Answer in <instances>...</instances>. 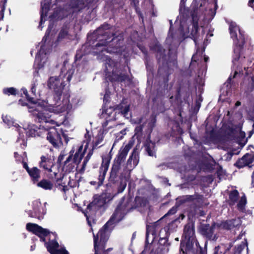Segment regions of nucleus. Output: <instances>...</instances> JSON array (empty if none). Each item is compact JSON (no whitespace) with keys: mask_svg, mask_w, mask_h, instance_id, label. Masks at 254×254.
<instances>
[{"mask_svg":"<svg viewBox=\"0 0 254 254\" xmlns=\"http://www.w3.org/2000/svg\"><path fill=\"white\" fill-rule=\"evenodd\" d=\"M110 28V25L108 24H104L101 27L98 28L95 34L102 35L103 39H100L99 43L96 45V49L97 51H94V53L98 55V59L105 62L106 66L105 71L106 75L112 81H123L125 80L127 76L123 74H119L117 71L116 67L117 63L113 60L105 56L104 52L106 53H121L122 52L119 48L120 42L123 41L122 35H119L114 37L111 40L108 41L110 38L114 36H112L109 38L110 34L109 31H104Z\"/></svg>","mask_w":254,"mask_h":254,"instance_id":"obj_1","label":"nucleus"},{"mask_svg":"<svg viewBox=\"0 0 254 254\" xmlns=\"http://www.w3.org/2000/svg\"><path fill=\"white\" fill-rule=\"evenodd\" d=\"M201 3L199 8H194L191 14L192 24L188 26L184 20L180 22V29L185 38L194 36L197 32L198 26L203 27L207 18L203 14V8H201Z\"/></svg>","mask_w":254,"mask_h":254,"instance_id":"obj_2","label":"nucleus"},{"mask_svg":"<svg viewBox=\"0 0 254 254\" xmlns=\"http://www.w3.org/2000/svg\"><path fill=\"white\" fill-rule=\"evenodd\" d=\"M63 80L58 76L50 77L47 82L48 88L53 91L52 100L49 99V104L53 108H57L60 110H63L62 104V96L65 90V87L66 84Z\"/></svg>","mask_w":254,"mask_h":254,"instance_id":"obj_3","label":"nucleus"},{"mask_svg":"<svg viewBox=\"0 0 254 254\" xmlns=\"http://www.w3.org/2000/svg\"><path fill=\"white\" fill-rule=\"evenodd\" d=\"M41 161L39 162V167L43 168L45 171H47L50 174L52 179L56 182V186L59 190L65 192L68 190L67 186L62 185L61 183L62 181L63 177L62 174L56 171H53V169L55 165L54 159H52L50 156L47 155H42L41 158Z\"/></svg>","mask_w":254,"mask_h":254,"instance_id":"obj_4","label":"nucleus"},{"mask_svg":"<svg viewBox=\"0 0 254 254\" xmlns=\"http://www.w3.org/2000/svg\"><path fill=\"white\" fill-rule=\"evenodd\" d=\"M65 155L61 154L57 160V163L60 167H62L66 172H76L75 176L79 172L78 170L79 164V146H77L76 151L73 147L69 152L68 157L63 162Z\"/></svg>","mask_w":254,"mask_h":254,"instance_id":"obj_5","label":"nucleus"},{"mask_svg":"<svg viewBox=\"0 0 254 254\" xmlns=\"http://www.w3.org/2000/svg\"><path fill=\"white\" fill-rule=\"evenodd\" d=\"M127 212V210L125 208V205L121 204L118 206L110 219L100 230L98 233L101 237V242L102 244L106 243L109 238L110 230L108 228V226L113 223L119 222L124 218Z\"/></svg>","mask_w":254,"mask_h":254,"instance_id":"obj_6","label":"nucleus"},{"mask_svg":"<svg viewBox=\"0 0 254 254\" xmlns=\"http://www.w3.org/2000/svg\"><path fill=\"white\" fill-rule=\"evenodd\" d=\"M229 31L231 38L233 39L236 44H238L239 47L234 49V56L233 63L234 64H236L240 58V50L241 46L244 43L245 38L242 32L240 29L239 26L235 22L231 21L229 23Z\"/></svg>","mask_w":254,"mask_h":254,"instance_id":"obj_7","label":"nucleus"},{"mask_svg":"<svg viewBox=\"0 0 254 254\" xmlns=\"http://www.w3.org/2000/svg\"><path fill=\"white\" fill-rule=\"evenodd\" d=\"M45 132L43 137H46L53 147L59 148L63 145L61 133L56 128L53 127L49 129L46 128Z\"/></svg>","mask_w":254,"mask_h":254,"instance_id":"obj_8","label":"nucleus"},{"mask_svg":"<svg viewBox=\"0 0 254 254\" xmlns=\"http://www.w3.org/2000/svg\"><path fill=\"white\" fill-rule=\"evenodd\" d=\"M26 228L28 231L39 237L40 241L45 243L46 246V243H47L46 241V237L51 233L49 230L43 228L37 224L32 223H28L26 224Z\"/></svg>","mask_w":254,"mask_h":254,"instance_id":"obj_9","label":"nucleus"},{"mask_svg":"<svg viewBox=\"0 0 254 254\" xmlns=\"http://www.w3.org/2000/svg\"><path fill=\"white\" fill-rule=\"evenodd\" d=\"M106 202V200L103 196H95L93 201L87 206L86 211H83V213L86 218L87 223L90 226H91V223L90 220V217L88 215L91 208L94 207L95 209L103 206Z\"/></svg>","mask_w":254,"mask_h":254,"instance_id":"obj_10","label":"nucleus"},{"mask_svg":"<svg viewBox=\"0 0 254 254\" xmlns=\"http://www.w3.org/2000/svg\"><path fill=\"white\" fill-rule=\"evenodd\" d=\"M41 107L39 104L37 106H29V112L32 113L35 120L36 122L41 123L49 122V117L47 116L48 114L45 111H39L38 108Z\"/></svg>","mask_w":254,"mask_h":254,"instance_id":"obj_11","label":"nucleus"},{"mask_svg":"<svg viewBox=\"0 0 254 254\" xmlns=\"http://www.w3.org/2000/svg\"><path fill=\"white\" fill-rule=\"evenodd\" d=\"M45 129L44 127L40 126L38 127L34 124L29 125L26 128H24L27 137H43L44 134H45Z\"/></svg>","mask_w":254,"mask_h":254,"instance_id":"obj_12","label":"nucleus"},{"mask_svg":"<svg viewBox=\"0 0 254 254\" xmlns=\"http://www.w3.org/2000/svg\"><path fill=\"white\" fill-rule=\"evenodd\" d=\"M27 213L30 217L41 219L43 218L46 212L44 211L41 203L38 201H35L33 202L32 210H29Z\"/></svg>","mask_w":254,"mask_h":254,"instance_id":"obj_13","label":"nucleus"},{"mask_svg":"<svg viewBox=\"0 0 254 254\" xmlns=\"http://www.w3.org/2000/svg\"><path fill=\"white\" fill-rule=\"evenodd\" d=\"M132 146L133 143L131 141H129L125 146H123L121 148L118 153V159L117 160V163L118 164L114 165L113 169L118 170L121 162L125 159L129 150L131 148Z\"/></svg>","mask_w":254,"mask_h":254,"instance_id":"obj_14","label":"nucleus"},{"mask_svg":"<svg viewBox=\"0 0 254 254\" xmlns=\"http://www.w3.org/2000/svg\"><path fill=\"white\" fill-rule=\"evenodd\" d=\"M116 114L117 111L112 107H110L106 109H103L101 118L106 120V122L103 124V127L104 128L107 127L108 122L116 119Z\"/></svg>","mask_w":254,"mask_h":254,"instance_id":"obj_15","label":"nucleus"},{"mask_svg":"<svg viewBox=\"0 0 254 254\" xmlns=\"http://www.w3.org/2000/svg\"><path fill=\"white\" fill-rule=\"evenodd\" d=\"M217 224H214L211 226L209 225H204L201 227V233L209 240L215 241L217 239L216 235L214 234V230Z\"/></svg>","mask_w":254,"mask_h":254,"instance_id":"obj_16","label":"nucleus"},{"mask_svg":"<svg viewBox=\"0 0 254 254\" xmlns=\"http://www.w3.org/2000/svg\"><path fill=\"white\" fill-rule=\"evenodd\" d=\"M166 42V43L170 46L169 48V54H174V55H176V49L180 44V40L174 38L170 33H169Z\"/></svg>","mask_w":254,"mask_h":254,"instance_id":"obj_17","label":"nucleus"},{"mask_svg":"<svg viewBox=\"0 0 254 254\" xmlns=\"http://www.w3.org/2000/svg\"><path fill=\"white\" fill-rule=\"evenodd\" d=\"M241 225V220L239 218L234 219L217 224V227L225 229H231L234 227H237Z\"/></svg>","mask_w":254,"mask_h":254,"instance_id":"obj_18","label":"nucleus"},{"mask_svg":"<svg viewBox=\"0 0 254 254\" xmlns=\"http://www.w3.org/2000/svg\"><path fill=\"white\" fill-rule=\"evenodd\" d=\"M94 243L95 254H107V253L103 251L105 248V243L104 244L101 242V237L100 235L97 234L96 235L94 234Z\"/></svg>","mask_w":254,"mask_h":254,"instance_id":"obj_19","label":"nucleus"},{"mask_svg":"<svg viewBox=\"0 0 254 254\" xmlns=\"http://www.w3.org/2000/svg\"><path fill=\"white\" fill-rule=\"evenodd\" d=\"M194 195H185L177 198V203L175 206L173 207L166 215L173 214L177 211V207L178 206V203L183 204L186 202L191 201L194 199Z\"/></svg>","mask_w":254,"mask_h":254,"instance_id":"obj_20","label":"nucleus"},{"mask_svg":"<svg viewBox=\"0 0 254 254\" xmlns=\"http://www.w3.org/2000/svg\"><path fill=\"white\" fill-rule=\"evenodd\" d=\"M67 8L69 14L75 16L74 13L79 11V0H70Z\"/></svg>","mask_w":254,"mask_h":254,"instance_id":"obj_21","label":"nucleus"},{"mask_svg":"<svg viewBox=\"0 0 254 254\" xmlns=\"http://www.w3.org/2000/svg\"><path fill=\"white\" fill-rule=\"evenodd\" d=\"M110 161L107 158L102 159V163L100 168L99 179L103 180L108 170Z\"/></svg>","mask_w":254,"mask_h":254,"instance_id":"obj_22","label":"nucleus"},{"mask_svg":"<svg viewBox=\"0 0 254 254\" xmlns=\"http://www.w3.org/2000/svg\"><path fill=\"white\" fill-rule=\"evenodd\" d=\"M33 183H37L40 178L41 171L36 167L30 169L28 173Z\"/></svg>","mask_w":254,"mask_h":254,"instance_id":"obj_23","label":"nucleus"},{"mask_svg":"<svg viewBox=\"0 0 254 254\" xmlns=\"http://www.w3.org/2000/svg\"><path fill=\"white\" fill-rule=\"evenodd\" d=\"M253 162V159L251 155L246 154L244 155L241 159L236 162V166L241 168L247 165H249Z\"/></svg>","mask_w":254,"mask_h":254,"instance_id":"obj_24","label":"nucleus"},{"mask_svg":"<svg viewBox=\"0 0 254 254\" xmlns=\"http://www.w3.org/2000/svg\"><path fill=\"white\" fill-rule=\"evenodd\" d=\"M107 133L106 130L103 127L99 130L98 133L93 141V147L96 148L100 145L103 140L104 134Z\"/></svg>","mask_w":254,"mask_h":254,"instance_id":"obj_25","label":"nucleus"},{"mask_svg":"<svg viewBox=\"0 0 254 254\" xmlns=\"http://www.w3.org/2000/svg\"><path fill=\"white\" fill-rule=\"evenodd\" d=\"M138 161V153L136 150L134 149L127 161V165H130V167L133 168L137 165Z\"/></svg>","mask_w":254,"mask_h":254,"instance_id":"obj_26","label":"nucleus"},{"mask_svg":"<svg viewBox=\"0 0 254 254\" xmlns=\"http://www.w3.org/2000/svg\"><path fill=\"white\" fill-rule=\"evenodd\" d=\"M46 247L47 251L50 254H54L55 252L59 248V244L56 239L49 240L48 243H46Z\"/></svg>","mask_w":254,"mask_h":254,"instance_id":"obj_27","label":"nucleus"},{"mask_svg":"<svg viewBox=\"0 0 254 254\" xmlns=\"http://www.w3.org/2000/svg\"><path fill=\"white\" fill-rule=\"evenodd\" d=\"M37 186L45 190H51L54 187L53 184L50 181L45 179L37 182Z\"/></svg>","mask_w":254,"mask_h":254,"instance_id":"obj_28","label":"nucleus"},{"mask_svg":"<svg viewBox=\"0 0 254 254\" xmlns=\"http://www.w3.org/2000/svg\"><path fill=\"white\" fill-rule=\"evenodd\" d=\"M194 233V229L191 224H188L185 226L184 234L186 239L190 240L193 236Z\"/></svg>","mask_w":254,"mask_h":254,"instance_id":"obj_29","label":"nucleus"},{"mask_svg":"<svg viewBox=\"0 0 254 254\" xmlns=\"http://www.w3.org/2000/svg\"><path fill=\"white\" fill-rule=\"evenodd\" d=\"M68 185L70 187L73 189L77 187L76 190H75V189L73 190L74 195L75 197H77V196L79 195V194L77 193V190H78V187L79 186V179L78 180L70 179L68 182Z\"/></svg>","mask_w":254,"mask_h":254,"instance_id":"obj_30","label":"nucleus"},{"mask_svg":"<svg viewBox=\"0 0 254 254\" xmlns=\"http://www.w3.org/2000/svg\"><path fill=\"white\" fill-rule=\"evenodd\" d=\"M246 248H247L246 254H247L248 248L247 246V242L246 240L245 239L244 241L242 242V243L239 245H238L237 247H235L234 254H241L242 251Z\"/></svg>","mask_w":254,"mask_h":254,"instance_id":"obj_31","label":"nucleus"},{"mask_svg":"<svg viewBox=\"0 0 254 254\" xmlns=\"http://www.w3.org/2000/svg\"><path fill=\"white\" fill-rule=\"evenodd\" d=\"M239 197V192L237 190H234L229 194V203L231 205L234 204Z\"/></svg>","mask_w":254,"mask_h":254,"instance_id":"obj_32","label":"nucleus"},{"mask_svg":"<svg viewBox=\"0 0 254 254\" xmlns=\"http://www.w3.org/2000/svg\"><path fill=\"white\" fill-rule=\"evenodd\" d=\"M2 93L3 94L7 96H16L18 94V91L16 88L11 87L4 88L2 90Z\"/></svg>","mask_w":254,"mask_h":254,"instance_id":"obj_33","label":"nucleus"},{"mask_svg":"<svg viewBox=\"0 0 254 254\" xmlns=\"http://www.w3.org/2000/svg\"><path fill=\"white\" fill-rule=\"evenodd\" d=\"M247 203V199L245 195L242 196L239 200L238 204V209L241 211H244L245 210V206Z\"/></svg>","mask_w":254,"mask_h":254,"instance_id":"obj_34","label":"nucleus"},{"mask_svg":"<svg viewBox=\"0 0 254 254\" xmlns=\"http://www.w3.org/2000/svg\"><path fill=\"white\" fill-rule=\"evenodd\" d=\"M6 2L7 0H0V20L3 18Z\"/></svg>","mask_w":254,"mask_h":254,"instance_id":"obj_35","label":"nucleus"},{"mask_svg":"<svg viewBox=\"0 0 254 254\" xmlns=\"http://www.w3.org/2000/svg\"><path fill=\"white\" fill-rule=\"evenodd\" d=\"M156 48L157 49V58H158L159 60H161V59L163 60L165 57V50L163 49L161 46L158 45L157 46Z\"/></svg>","mask_w":254,"mask_h":254,"instance_id":"obj_36","label":"nucleus"},{"mask_svg":"<svg viewBox=\"0 0 254 254\" xmlns=\"http://www.w3.org/2000/svg\"><path fill=\"white\" fill-rule=\"evenodd\" d=\"M89 133V131L86 130V133L84 135L85 140L83 141V144H85L84 145L85 149L87 148L89 143L91 142L92 139V136Z\"/></svg>","mask_w":254,"mask_h":254,"instance_id":"obj_37","label":"nucleus"},{"mask_svg":"<svg viewBox=\"0 0 254 254\" xmlns=\"http://www.w3.org/2000/svg\"><path fill=\"white\" fill-rule=\"evenodd\" d=\"M68 35V31L66 28H62L60 31L58 36V40L59 41L65 38Z\"/></svg>","mask_w":254,"mask_h":254,"instance_id":"obj_38","label":"nucleus"},{"mask_svg":"<svg viewBox=\"0 0 254 254\" xmlns=\"http://www.w3.org/2000/svg\"><path fill=\"white\" fill-rule=\"evenodd\" d=\"M25 97L27 101L29 102V103H30L31 105H32V106L35 107L38 105L39 103H38V100L37 99H35L33 97H30L28 93L27 94V96H25Z\"/></svg>","mask_w":254,"mask_h":254,"instance_id":"obj_39","label":"nucleus"},{"mask_svg":"<svg viewBox=\"0 0 254 254\" xmlns=\"http://www.w3.org/2000/svg\"><path fill=\"white\" fill-rule=\"evenodd\" d=\"M153 144L151 142L148 143L145 145V150L150 156H153L154 155V152L151 149V148L153 147Z\"/></svg>","mask_w":254,"mask_h":254,"instance_id":"obj_40","label":"nucleus"},{"mask_svg":"<svg viewBox=\"0 0 254 254\" xmlns=\"http://www.w3.org/2000/svg\"><path fill=\"white\" fill-rule=\"evenodd\" d=\"M129 109V106L126 105L124 107L123 109L121 110V113L127 118H128L130 117V115L128 114Z\"/></svg>","mask_w":254,"mask_h":254,"instance_id":"obj_41","label":"nucleus"},{"mask_svg":"<svg viewBox=\"0 0 254 254\" xmlns=\"http://www.w3.org/2000/svg\"><path fill=\"white\" fill-rule=\"evenodd\" d=\"M213 254H225V249L220 246L216 247L214 250Z\"/></svg>","mask_w":254,"mask_h":254,"instance_id":"obj_42","label":"nucleus"},{"mask_svg":"<svg viewBox=\"0 0 254 254\" xmlns=\"http://www.w3.org/2000/svg\"><path fill=\"white\" fill-rule=\"evenodd\" d=\"M69 254L68 251L65 250V248H62L57 249L54 254Z\"/></svg>","mask_w":254,"mask_h":254,"instance_id":"obj_43","label":"nucleus"},{"mask_svg":"<svg viewBox=\"0 0 254 254\" xmlns=\"http://www.w3.org/2000/svg\"><path fill=\"white\" fill-rule=\"evenodd\" d=\"M126 183L125 182L121 181L120 183V186L119 189V192H122L124 191V190L125 189L126 187Z\"/></svg>","mask_w":254,"mask_h":254,"instance_id":"obj_44","label":"nucleus"},{"mask_svg":"<svg viewBox=\"0 0 254 254\" xmlns=\"http://www.w3.org/2000/svg\"><path fill=\"white\" fill-rule=\"evenodd\" d=\"M2 119L3 121L8 126L11 125L12 124V122L8 119V117L7 116L5 117H2Z\"/></svg>","mask_w":254,"mask_h":254,"instance_id":"obj_45","label":"nucleus"},{"mask_svg":"<svg viewBox=\"0 0 254 254\" xmlns=\"http://www.w3.org/2000/svg\"><path fill=\"white\" fill-rule=\"evenodd\" d=\"M46 16H47L46 14H45V15H44L43 12L41 13L40 21L39 22V26L42 25V24L46 20L44 18Z\"/></svg>","mask_w":254,"mask_h":254,"instance_id":"obj_46","label":"nucleus"},{"mask_svg":"<svg viewBox=\"0 0 254 254\" xmlns=\"http://www.w3.org/2000/svg\"><path fill=\"white\" fill-rule=\"evenodd\" d=\"M19 104H20L22 106H27L29 109V106H32V105H29L28 103H26L22 99H20L18 101Z\"/></svg>","mask_w":254,"mask_h":254,"instance_id":"obj_47","label":"nucleus"},{"mask_svg":"<svg viewBox=\"0 0 254 254\" xmlns=\"http://www.w3.org/2000/svg\"><path fill=\"white\" fill-rule=\"evenodd\" d=\"M61 133H62V135L63 137L64 138V140L65 141V144H67L68 141H69V138L67 134H65L64 132L62 131V130L61 131Z\"/></svg>","mask_w":254,"mask_h":254,"instance_id":"obj_48","label":"nucleus"},{"mask_svg":"<svg viewBox=\"0 0 254 254\" xmlns=\"http://www.w3.org/2000/svg\"><path fill=\"white\" fill-rule=\"evenodd\" d=\"M88 160H89V159H87V157H86L85 160H84L83 163L82 168H81V169H80V173H81V172L82 171H83L84 170L86 165L87 162L88 161Z\"/></svg>","mask_w":254,"mask_h":254,"instance_id":"obj_49","label":"nucleus"},{"mask_svg":"<svg viewBox=\"0 0 254 254\" xmlns=\"http://www.w3.org/2000/svg\"><path fill=\"white\" fill-rule=\"evenodd\" d=\"M36 85H35V83H34L32 85V86L31 88V92L34 95H36Z\"/></svg>","mask_w":254,"mask_h":254,"instance_id":"obj_50","label":"nucleus"},{"mask_svg":"<svg viewBox=\"0 0 254 254\" xmlns=\"http://www.w3.org/2000/svg\"><path fill=\"white\" fill-rule=\"evenodd\" d=\"M23 167L26 170L27 172L28 173L30 170V169L26 162H23Z\"/></svg>","mask_w":254,"mask_h":254,"instance_id":"obj_51","label":"nucleus"},{"mask_svg":"<svg viewBox=\"0 0 254 254\" xmlns=\"http://www.w3.org/2000/svg\"><path fill=\"white\" fill-rule=\"evenodd\" d=\"M67 73H68V75L66 78V79H67V81L68 82H69L70 80H71V77H72V74L73 73V71L72 72H70V71H68L67 72Z\"/></svg>","mask_w":254,"mask_h":254,"instance_id":"obj_52","label":"nucleus"},{"mask_svg":"<svg viewBox=\"0 0 254 254\" xmlns=\"http://www.w3.org/2000/svg\"><path fill=\"white\" fill-rule=\"evenodd\" d=\"M143 127L141 125L136 127L135 131L137 132L141 131Z\"/></svg>","mask_w":254,"mask_h":254,"instance_id":"obj_53","label":"nucleus"},{"mask_svg":"<svg viewBox=\"0 0 254 254\" xmlns=\"http://www.w3.org/2000/svg\"><path fill=\"white\" fill-rule=\"evenodd\" d=\"M249 5L254 9V0H250Z\"/></svg>","mask_w":254,"mask_h":254,"instance_id":"obj_54","label":"nucleus"},{"mask_svg":"<svg viewBox=\"0 0 254 254\" xmlns=\"http://www.w3.org/2000/svg\"><path fill=\"white\" fill-rule=\"evenodd\" d=\"M21 90L23 92V94L25 95V96H27V94L28 93V91L27 90V89L25 88H22L21 89Z\"/></svg>","mask_w":254,"mask_h":254,"instance_id":"obj_55","label":"nucleus"},{"mask_svg":"<svg viewBox=\"0 0 254 254\" xmlns=\"http://www.w3.org/2000/svg\"><path fill=\"white\" fill-rule=\"evenodd\" d=\"M126 130H127V129L125 128L124 129H123L120 131V133H121L122 134V135H124L126 134Z\"/></svg>","mask_w":254,"mask_h":254,"instance_id":"obj_56","label":"nucleus"},{"mask_svg":"<svg viewBox=\"0 0 254 254\" xmlns=\"http://www.w3.org/2000/svg\"><path fill=\"white\" fill-rule=\"evenodd\" d=\"M79 52V50H77L76 51V54L75 56V60L77 61V58H78V56L79 55V53L78 52Z\"/></svg>","mask_w":254,"mask_h":254,"instance_id":"obj_57","label":"nucleus"},{"mask_svg":"<svg viewBox=\"0 0 254 254\" xmlns=\"http://www.w3.org/2000/svg\"><path fill=\"white\" fill-rule=\"evenodd\" d=\"M244 69L245 70H247L246 72V74L247 75H248L249 74V72H250V70L251 69L249 70V67H247V68L246 69V67H244Z\"/></svg>","mask_w":254,"mask_h":254,"instance_id":"obj_58","label":"nucleus"},{"mask_svg":"<svg viewBox=\"0 0 254 254\" xmlns=\"http://www.w3.org/2000/svg\"><path fill=\"white\" fill-rule=\"evenodd\" d=\"M142 118H139V119H137V121H136L135 123H137V124H140L142 122Z\"/></svg>","mask_w":254,"mask_h":254,"instance_id":"obj_59","label":"nucleus"},{"mask_svg":"<svg viewBox=\"0 0 254 254\" xmlns=\"http://www.w3.org/2000/svg\"><path fill=\"white\" fill-rule=\"evenodd\" d=\"M252 184L254 186V171L252 174Z\"/></svg>","mask_w":254,"mask_h":254,"instance_id":"obj_60","label":"nucleus"},{"mask_svg":"<svg viewBox=\"0 0 254 254\" xmlns=\"http://www.w3.org/2000/svg\"><path fill=\"white\" fill-rule=\"evenodd\" d=\"M14 156L15 158H17L19 157V154L17 152H15L14 153Z\"/></svg>","mask_w":254,"mask_h":254,"instance_id":"obj_61","label":"nucleus"},{"mask_svg":"<svg viewBox=\"0 0 254 254\" xmlns=\"http://www.w3.org/2000/svg\"><path fill=\"white\" fill-rule=\"evenodd\" d=\"M108 96H109V95H108V93H106L105 94V96H104V100L108 101Z\"/></svg>","mask_w":254,"mask_h":254,"instance_id":"obj_62","label":"nucleus"},{"mask_svg":"<svg viewBox=\"0 0 254 254\" xmlns=\"http://www.w3.org/2000/svg\"><path fill=\"white\" fill-rule=\"evenodd\" d=\"M148 235H149L148 229L147 228L146 234V240H148Z\"/></svg>","mask_w":254,"mask_h":254,"instance_id":"obj_63","label":"nucleus"},{"mask_svg":"<svg viewBox=\"0 0 254 254\" xmlns=\"http://www.w3.org/2000/svg\"><path fill=\"white\" fill-rule=\"evenodd\" d=\"M238 71L240 72V70H239L238 69H237V70H235V74H234L233 78H234L235 77L236 75L238 73Z\"/></svg>","mask_w":254,"mask_h":254,"instance_id":"obj_64","label":"nucleus"}]
</instances>
